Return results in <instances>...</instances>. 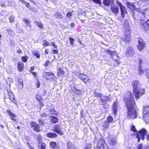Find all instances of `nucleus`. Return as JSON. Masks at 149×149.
I'll return each instance as SVG.
<instances>
[{
	"label": "nucleus",
	"instance_id": "1",
	"mask_svg": "<svg viewBox=\"0 0 149 149\" xmlns=\"http://www.w3.org/2000/svg\"><path fill=\"white\" fill-rule=\"evenodd\" d=\"M124 101L126 104L127 109L134 108L135 103L131 93L128 91L124 95Z\"/></svg>",
	"mask_w": 149,
	"mask_h": 149
},
{
	"label": "nucleus",
	"instance_id": "2",
	"mask_svg": "<svg viewBox=\"0 0 149 149\" xmlns=\"http://www.w3.org/2000/svg\"><path fill=\"white\" fill-rule=\"evenodd\" d=\"M132 86L135 98L138 99L143 94L144 89L141 88V85L137 81H134Z\"/></svg>",
	"mask_w": 149,
	"mask_h": 149
},
{
	"label": "nucleus",
	"instance_id": "3",
	"mask_svg": "<svg viewBox=\"0 0 149 149\" xmlns=\"http://www.w3.org/2000/svg\"><path fill=\"white\" fill-rule=\"evenodd\" d=\"M107 52L110 54L111 57L113 59V60L110 63V65L113 67H116L120 63V62L117 59L115 58H118L119 56L116 54V51H112L111 50L108 49L107 50Z\"/></svg>",
	"mask_w": 149,
	"mask_h": 149
},
{
	"label": "nucleus",
	"instance_id": "4",
	"mask_svg": "<svg viewBox=\"0 0 149 149\" xmlns=\"http://www.w3.org/2000/svg\"><path fill=\"white\" fill-rule=\"evenodd\" d=\"M127 110V117L130 119H134L136 117V112L135 108Z\"/></svg>",
	"mask_w": 149,
	"mask_h": 149
},
{
	"label": "nucleus",
	"instance_id": "5",
	"mask_svg": "<svg viewBox=\"0 0 149 149\" xmlns=\"http://www.w3.org/2000/svg\"><path fill=\"white\" fill-rule=\"evenodd\" d=\"M143 119L145 121H146L149 116V106H148L144 107L143 111Z\"/></svg>",
	"mask_w": 149,
	"mask_h": 149
},
{
	"label": "nucleus",
	"instance_id": "6",
	"mask_svg": "<svg viewBox=\"0 0 149 149\" xmlns=\"http://www.w3.org/2000/svg\"><path fill=\"white\" fill-rule=\"evenodd\" d=\"M146 133V130L143 129L141 130L136 134V137L138 139V142H139L140 139L143 140L144 139V136Z\"/></svg>",
	"mask_w": 149,
	"mask_h": 149
},
{
	"label": "nucleus",
	"instance_id": "7",
	"mask_svg": "<svg viewBox=\"0 0 149 149\" xmlns=\"http://www.w3.org/2000/svg\"><path fill=\"white\" fill-rule=\"evenodd\" d=\"M118 5L120 6V9L121 15L123 18L125 17V16L127 13V12L125 6L120 3L118 2Z\"/></svg>",
	"mask_w": 149,
	"mask_h": 149
},
{
	"label": "nucleus",
	"instance_id": "8",
	"mask_svg": "<svg viewBox=\"0 0 149 149\" xmlns=\"http://www.w3.org/2000/svg\"><path fill=\"white\" fill-rule=\"evenodd\" d=\"M135 54V51L132 47H129L126 49V55L127 57L132 56Z\"/></svg>",
	"mask_w": 149,
	"mask_h": 149
},
{
	"label": "nucleus",
	"instance_id": "9",
	"mask_svg": "<svg viewBox=\"0 0 149 149\" xmlns=\"http://www.w3.org/2000/svg\"><path fill=\"white\" fill-rule=\"evenodd\" d=\"M139 44L137 46L138 50L139 51H142L145 47V44L143 41L141 39L138 40Z\"/></svg>",
	"mask_w": 149,
	"mask_h": 149
},
{
	"label": "nucleus",
	"instance_id": "10",
	"mask_svg": "<svg viewBox=\"0 0 149 149\" xmlns=\"http://www.w3.org/2000/svg\"><path fill=\"white\" fill-rule=\"evenodd\" d=\"M119 106L118 102L116 101L113 103L112 106V110L113 113L116 115Z\"/></svg>",
	"mask_w": 149,
	"mask_h": 149
},
{
	"label": "nucleus",
	"instance_id": "11",
	"mask_svg": "<svg viewBox=\"0 0 149 149\" xmlns=\"http://www.w3.org/2000/svg\"><path fill=\"white\" fill-rule=\"evenodd\" d=\"M52 130L54 132H56L58 134L60 135H62L63 134L59 126L57 125H55L54 126V129Z\"/></svg>",
	"mask_w": 149,
	"mask_h": 149
},
{
	"label": "nucleus",
	"instance_id": "12",
	"mask_svg": "<svg viewBox=\"0 0 149 149\" xmlns=\"http://www.w3.org/2000/svg\"><path fill=\"white\" fill-rule=\"evenodd\" d=\"M31 127L35 131L37 132H39L40 131V128L38 125L36 123L32 121L31 123Z\"/></svg>",
	"mask_w": 149,
	"mask_h": 149
},
{
	"label": "nucleus",
	"instance_id": "13",
	"mask_svg": "<svg viewBox=\"0 0 149 149\" xmlns=\"http://www.w3.org/2000/svg\"><path fill=\"white\" fill-rule=\"evenodd\" d=\"M79 77L84 83L88 82L89 80L87 78V77L86 75L83 74H80L79 76Z\"/></svg>",
	"mask_w": 149,
	"mask_h": 149
},
{
	"label": "nucleus",
	"instance_id": "14",
	"mask_svg": "<svg viewBox=\"0 0 149 149\" xmlns=\"http://www.w3.org/2000/svg\"><path fill=\"white\" fill-rule=\"evenodd\" d=\"M111 9L113 13L115 14H117L118 12V9L117 7L114 6L113 4H112L111 7Z\"/></svg>",
	"mask_w": 149,
	"mask_h": 149
},
{
	"label": "nucleus",
	"instance_id": "15",
	"mask_svg": "<svg viewBox=\"0 0 149 149\" xmlns=\"http://www.w3.org/2000/svg\"><path fill=\"white\" fill-rule=\"evenodd\" d=\"M6 111L8 115L10 116V118L13 120H15V118L16 117V116L9 110H8Z\"/></svg>",
	"mask_w": 149,
	"mask_h": 149
},
{
	"label": "nucleus",
	"instance_id": "16",
	"mask_svg": "<svg viewBox=\"0 0 149 149\" xmlns=\"http://www.w3.org/2000/svg\"><path fill=\"white\" fill-rule=\"evenodd\" d=\"M24 64L23 63L19 62L18 63L17 65V69L20 72L22 71L24 69Z\"/></svg>",
	"mask_w": 149,
	"mask_h": 149
},
{
	"label": "nucleus",
	"instance_id": "17",
	"mask_svg": "<svg viewBox=\"0 0 149 149\" xmlns=\"http://www.w3.org/2000/svg\"><path fill=\"white\" fill-rule=\"evenodd\" d=\"M114 2V0H104L103 4L106 6H108L109 4H112Z\"/></svg>",
	"mask_w": 149,
	"mask_h": 149
},
{
	"label": "nucleus",
	"instance_id": "18",
	"mask_svg": "<svg viewBox=\"0 0 149 149\" xmlns=\"http://www.w3.org/2000/svg\"><path fill=\"white\" fill-rule=\"evenodd\" d=\"M68 149H75L74 144L70 141H68L67 143Z\"/></svg>",
	"mask_w": 149,
	"mask_h": 149
},
{
	"label": "nucleus",
	"instance_id": "19",
	"mask_svg": "<svg viewBox=\"0 0 149 149\" xmlns=\"http://www.w3.org/2000/svg\"><path fill=\"white\" fill-rule=\"evenodd\" d=\"M47 136L48 137L53 138L57 137V135L54 133L50 132L48 133L47 134Z\"/></svg>",
	"mask_w": 149,
	"mask_h": 149
},
{
	"label": "nucleus",
	"instance_id": "20",
	"mask_svg": "<svg viewBox=\"0 0 149 149\" xmlns=\"http://www.w3.org/2000/svg\"><path fill=\"white\" fill-rule=\"evenodd\" d=\"M109 126V123L107 121H105L102 125L103 129L104 130L108 128Z\"/></svg>",
	"mask_w": 149,
	"mask_h": 149
},
{
	"label": "nucleus",
	"instance_id": "21",
	"mask_svg": "<svg viewBox=\"0 0 149 149\" xmlns=\"http://www.w3.org/2000/svg\"><path fill=\"white\" fill-rule=\"evenodd\" d=\"M145 0H136V4L140 6H141L143 3H145Z\"/></svg>",
	"mask_w": 149,
	"mask_h": 149
},
{
	"label": "nucleus",
	"instance_id": "22",
	"mask_svg": "<svg viewBox=\"0 0 149 149\" xmlns=\"http://www.w3.org/2000/svg\"><path fill=\"white\" fill-rule=\"evenodd\" d=\"M123 40L124 41H126V42H129L130 40V35H125L123 38Z\"/></svg>",
	"mask_w": 149,
	"mask_h": 149
},
{
	"label": "nucleus",
	"instance_id": "23",
	"mask_svg": "<svg viewBox=\"0 0 149 149\" xmlns=\"http://www.w3.org/2000/svg\"><path fill=\"white\" fill-rule=\"evenodd\" d=\"M101 100L103 101H108L110 100L109 97L108 96H106L102 95L100 97Z\"/></svg>",
	"mask_w": 149,
	"mask_h": 149
},
{
	"label": "nucleus",
	"instance_id": "24",
	"mask_svg": "<svg viewBox=\"0 0 149 149\" xmlns=\"http://www.w3.org/2000/svg\"><path fill=\"white\" fill-rule=\"evenodd\" d=\"M100 143L101 144V146H97V147L100 149L101 148V147H102L103 149H104V148L105 147L104 144L105 143L104 141L101 139V140H100V142H99V143Z\"/></svg>",
	"mask_w": 149,
	"mask_h": 149
},
{
	"label": "nucleus",
	"instance_id": "25",
	"mask_svg": "<svg viewBox=\"0 0 149 149\" xmlns=\"http://www.w3.org/2000/svg\"><path fill=\"white\" fill-rule=\"evenodd\" d=\"M51 119L50 121L52 123H56L58 122V119L57 118L53 116H51Z\"/></svg>",
	"mask_w": 149,
	"mask_h": 149
},
{
	"label": "nucleus",
	"instance_id": "26",
	"mask_svg": "<svg viewBox=\"0 0 149 149\" xmlns=\"http://www.w3.org/2000/svg\"><path fill=\"white\" fill-rule=\"evenodd\" d=\"M19 86L20 89H22L23 87V81L20 79H19L18 80Z\"/></svg>",
	"mask_w": 149,
	"mask_h": 149
},
{
	"label": "nucleus",
	"instance_id": "27",
	"mask_svg": "<svg viewBox=\"0 0 149 149\" xmlns=\"http://www.w3.org/2000/svg\"><path fill=\"white\" fill-rule=\"evenodd\" d=\"M50 147L53 148H55L57 147L56 143L55 142H51L49 143Z\"/></svg>",
	"mask_w": 149,
	"mask_h": 149
},
{
	"label": "nucleus",
	"instance_id": "28",
	"mask_svg": "<svg viewBox=\"0 0 149 149\" xmlns=\"http://www.w3.org/2000/svg\"><path fill=\"white\" fill-rule=\"evenodd\" d=\"M23 21L30 28L31 27V24L28 19L25 18H24L23 19Z\"/></svg>",
	"mask_w": 149,
	"mask_h": 149
},
{
	"label": "nucleus",
	"instance_id": "29",
	"mask_svg": "<svg viewBox=\"0 0 149 149\" xmlns=\"http://www.w3.org/2000/svg\"><path fill=\"white\" fill-rule=\"evenodd\" d=\"M34 23L37 26L40 28H42L43 27L42 24L41 22H38L37 21H35Z\"/></svg>",
	"mask_w": 149,
	"mask_h": 149
},
{
	"label": "nucleus",
	"instance_id": "30",
	"mask_svg": "<svg viewBox=\"0 0 149 149\" xmlns=\"http://www.w3.org/2000/svg\"><path fill=\"white\" fill-rule=\"evenodd\" d=\"M49 75L48 78V80H53L54 79L55 75L52 73L49 72Z\"/></svg>",
	"mask_w": 149,
	"mask_h": 149
},
{
	"label": "nucleus",
	"instance_id": "31",
	"mask_svg": "<svg viewBox=\"0 0 149 149\" xmlns=\"http://www.w3.org/2000/svg\"><path fill=\"white\" fill-rule=\"evenodd\" d=\"M45 144L44 143H42L41 144H39L38 146L39 149H46Z\"/></svg>",
	"mask_w": 149,
	"mask_h": 149
},
{
	"label": "nucleus",
	"instance_id": "32",
	"mask_svg": "<svg viewBox=\"0 0 149 149\" xmlns=\"http://www.w3.org/2000/svg\"><path fill=\"white\" fill-rule=\"evenodd\" d=\"M113 121V118L111 116H109L107 118V121L108 123H110L112 122Z\"/></svg>",
	"mask_w": 149,
	"mask_h": 149
},
{
	"label": "nucleus",
	"instance_id": "33",
	"mask_svg": "<svg viewBox=\"0 0 149 149\" xmlns=\"http://www.w3.org/2000/svg\"><path fill=\"white\" fill-rule=\"evenodd\" d=\"M145 13L138 14V19H143L145 17Z\"/></svg>",
	"mask_w": 149,
	"mask_h": 149
},
{
	"label": "nucleus",
	"instance_id": "34",
	"mask_svg": "<svg viewBox=\"0 0 149 149\" xmlns=\"http://www.w3.org/2000/svg\"><path fill=\"white\" fill-rule=\"evenodd\" d=\"M9 98L12 101H13V102H15L14 100L15 99L14 98V96L13 95L12 93H9Z\"/></svg>",
	"mask_w": 149,
	"mask_h": 149
},
{
	"label": "nucleus",
	"instance_id": "35",
	"mask_svg": "<svg viewBox=\"0 0 149 149\" xmlns=\"http://www.w3.org/2000/svg\"><path fill=\"white\" fill-rule=\"evenodd\" d=\"M6 30L8 34L10 36L12 35L14 33L13 31L10 29H7Z\"/></svg>",
	"mask_w": 149,
	"mask_h": 149
},
{
	"label": "nucleus",
	"instance_id": "36",
	"mask_svg": "<svg viewBox=\"0 0 149 149\" xmlns=\"http://www.w3.org/2000/svg\"><path fill=\"white\" fill-rule=\"evenodd\" d=\"M49 72H45L43 74V77L47 79H48V77L49 75Z\"/></svg>",
	"mask_w": 149,
	"mask_h": 149
},
{
	"label": "nucleus",
	"instance_id": "37",
	"mask_svg": "<svg viewBox=\"0 0 149 149\" xmlns=\"http://www.w3.org/2000/svg\"><path fill=\"white\" fill-rule=\"evenodd\" d=\"M138 72L139 75H141L143 74V71L142 69L139 66L138 69Z\"/></svg>",
	"mask_w": 149,
	"mask_h": 149
},
{
	"label": "nucleus",
	"instance_id": "38",
	"mask_svg": "<svg viewBox=\"0 0 149 149\" xmlns=\"http://www.w3.org/2000/svg\"><path fill=\"white\" fill-rule=\"evenodd\" d=\"M94 92V95L96 97H101V96H102L101 95V93H97L95 91Z\"/></svg>",
	"mask_w": 149,
	"mask_h": 149
},
{
	"label": "nucleus",
	"instance_id": "39",
	"mask_svg": "<svg viewBox=\"0 0 149 149\" xmlns=\"http://www.w3.org/2000/svg\"><path fill=\"white\" fill-rule=\"evenodd\" d=\"M28 58V57L26 56H22V60L23 62H26L27 61Z\"/></svg>",
	"mask_w": 149,
	"mask_h": 149
},
{
	"label": "nucleus",
	"instance_id": "40",
	"mask_svg": "<svg viewBox=\"0 0 149 149\" xmlns=\"http://www.w3.org/2000/svg\"><path fill=\"white\" fill-rule=\"evenodd\" d=\"M33 54L37 58H39L40 57V55L36 51H33Z\"/></svg>",
	"mask_w": 149,
	"mask_h": 149
},
{
	"label": "nucleus",
	"instance_id": "41",
	"mask_svg": "<svg viewBox=\"0 0 149 149\" xmlns=\"http://www.w3.org/2000/svg\"><path fill=\"white\" fill-rule=\"evenodd\" d=\"M50 112V113L52 114H54L55 115H57L58 113L56 111H55L54 110H49Z\"/></svg>",
	"mask_w": 149,
	"mask_h": 149
},
{
	"label": "nucleus",
	"instance_id": "42",
	"mask_svg": "<svg viewBox=\"0 0 149 149\" xmlns=\"http://www.w3.org/2000/svg\"><path fill=\"white\" fill-rule=\"evenodd\" d=\"M15 17L13 16H11L9 17V20L10 22L11 23L13 22L15 20Z\"/></svg>",
	"mask_w": 149,
	"mask_h": 149
},
{
	"label": "nucleus",
	"instance_id": "43",
	"mask_svg": "<svg viewBox=\"0 0 149 149\" xmlns=\"http://www.w3.org/2000/svg\"><path fill=\"white\" fill-rule=\"evenodd\" d=\"M136 11L139 13V14H141V13H144V11L143 10L141 9L140 8H138L136 9Z\"/></svg>",
	"mask_w": 149,
	"mask_h": 149
},
{
	"label": "nucleus",
	"instance_id": "44",
	"mask_svg": "<svg viewBox=\"0 0 149 149\" xmlns=\"http://www.w3.org/2000/svg\"><path fill=\"white\" fill-rule=\"evenodd\" d=\"M126 4L127 6V7L130 9L131 7H132L133 6V5L130 3L128 2H127L126 3Z\"/></svg>",
	"mask_w": 149,
	"mask_h": 149
},
{
	"label": "nucleus",
	"instance_id": "45",
	"mask_svg": "<svg viewBox=\"0 0 149 149\" xmlns=\"http://www.w3.org/2000/svg\"><path fill=\"white\" fill-rule=\"evenodd\" d=\"M72 15V14L70 12H68L67 13L66 15V16L68 18H71V16Z\"/></svg>",
	"mask_w": 149,
	"mask_h": 149
},
{
	"label": "nucleus",
	"instance_id": "46",
	"mask_svg": "<svg viewBox=\"0 0 149 149\" xmlns=\"http://www.w3.org/2000/svg\"><path fill=\"white\" fill-rule=\"evenodd\" d=\"M82 15H79L78 17V18L81 20V22L82 23H84V21L85 20V19H82Z\"/></svg>",
	"mask_w": 149,
	"mask_h": 149
},
{
	"label": "nucleus",
	"instance_id": "47",
	"mask_svg": "<svg viewBox=\"0 0 149 149\" xmlns=\"http://www.w3.org/2000/svg\"><path fill=\"white\" fill-rule=\"evenodd\" d=\"M12 81H13L12 79L11 78H9L7 80V83L9 85H10V83L12 82Z\"/></svg>",
	"mask_w": 149,
	"mask_h": 149
},
{
	"label": "nucleus",
	"instance_id": "48",
	"mask_svg": "<svg viewBox=\"0 0 149 149\" xmlns=\"http://www.w3.org/2000/svg\"><path fill=\"white\" fill-rule=\"evenodd\" d=\"M139 22L142 25H143L144 24H145V22L142 19H139Z\"/></svg>",
	"mask_w": 149,
	"mask_h": 149
},
{
	"label": "nucleus",
	"instance_id": "49",
	"mask_svg": "<svg viewBox=\"0 0 149 149\" xmlns=\"http://www.w3.org/2000/svg\"><path fill=\"white\" fill-rule=\"evenodd\" d=\"M58 72L60 74H62L64 73V71L61 69L59 68L58 70Z\"/></svg>",
	"mask_w": 149,
	"mask_h": 149
},
{
	"label": "nucleus",
	"instance_id": "50",
	"mask_svg": "<svg viewBox=\"0 0 149 149\" xmlns=\"http://www.w3.org/2000/svg\"><path fill=\"white\" fill-rule=\"evenodd\" d=\"M70 40V42L71 45H73L74 44V40L72 38H69Z\"/></svg>",
	"mask_w": 149,
	"mask_h": 149
},
{
	"label": "nucleus",
	"instance_id": "51",
	"mask_svg": "<svg viewBox=\"0 0 149 149\" xmlns=\"http://www.w3.org/2000/svg\"><path fill=\"white\" fill-rule=\"evenodd\" d=\"M131 130L134 132H136V130L135 129V127L134 125H132L131 128Z\"/></svg>",
	"mask_w": 149,
	"mask_h": 149
},
{
	"label": "nucleus",
	"instance_id": "52",
	"mask_svg": "<svg viewBox=\"0 0 149 149\" xmlns=\"http://www.w3.org/2000/svg\"><path fill=\"white\" fill-rule=\"evenodd\" d=\"M56 14L59 18L62 19L63 16L61 15V14L60 13L57 12L56 13Z\"/></svg>",
	"mask_w": 149,
	"mask_h": 149
},
{
	"label": "nucleus",
	"instance_id": "53",
	"mask_svg": "<svg viewBox=\"0 0 149 149\" xmlns=\"http://www.w3.org/2000/svg\"><path fill=\"white\" fill-rule=\"evenodd\" d=\"M38 122H39V124L40 125H44V124L43 121L42 120H41L40 119H39L38 120Z\"/></svg>",
	"mask_w": 149,
	"mask_h": 149
},
{
	"label": "nucleus",
	"instance_id": "54",
	"mask_svg": "<svg viewBox=\"0 0 149 149\" xmlns=\"http://www.w3.org/2000/svg\"><path fill=\"white\" fill-rule=\"evenodd\" d=\"M51 44L55 48L57 49V46L56 45H55L54 42H51Z\"/></svg>",
	"mask_w": 149,
	"mask_h": 149
},
{
	"label": "nucleus",
	"instance_id": "55",
	"mask_svg": "<svg viewBox=\"0 0 149 149\" xmlns=\"http://www.w3.org/2000/svg\"><path fill=\"white\" fill-rule=\"evenodd\" d=\"M126 26H126L127 27L129 26L128 23H127V22H125L123 24V27L124 29L126 28L125 27Z\"/></svg>",
	"mask_w": 149,
	"mask_h": 149
},
{
	"label": "nucleus",
	"instance_id": "56",
	"mask_svg": "<svg viewBox=\"0 0 149 149\" xmlns=\"http://www.w3.org/2000/svg\"><path fill=\"white\" fill-rule=\"evenodd\" d=\"M94 2L98 4H101L100 0H92Z\"/></svg>",
	"mask_w": 149,
	"mask_h": 149
},
{
	"label": "nucleus",
	"instance_id": "57",
	"mask_svg": "<svg viewBox=\"0 0 149 149\" xmlns=\"http://www.w3.org/2000/svg\"><path fill=\"white\" fill-rule=\"evenodd\" d=\"M111 144H112L113 145H114L115 144V143H116V141L115 139H111Z\"/></svg>",
	"mask_w": 149,
	"mask_h": 149
},
{
	"label": "nucleus",
	"instance_id": "58",
	"mask_svg": "<svg viewBox=\"0 0 149 149\" xmlns=\"http://www.w3.org/2000/svg\"><path fill=\"white\" fill-rule=\"evenodd\" d=\"M91 148V145L89 144L87 145L84 149H90Z\"/></svg>",
	"mask_w": 149,
	"mask_h": 149
},
{
	"label": "nucleus",
	"instance_id": "59",
	"mask_svg": "<svg viewBox=\"0 0 149 149\" xmlns=\"http://www.w3.org/2000/svg\"><path fill=\"white\" fill-rule=\"evenodd\" d=\"M41 116L42 118H43L46 116V114L45 113H43L41 114Z\"/></svg>",
	"mask_w": 149,
	"mask_h": 149
},
{
	"label": "nucleus",
	"instance_id": "60",
	"mask_svg": "<svg viewBox=\"0 0 149 149\" xmlns=\"http://www.w3.org/2000/svg\"><path fill=\"white\" fill-rule=\"evenodd\" d=\"M36 98L38 101H40L41 100V98L39 95H38L36 97Z\"/></svg>",
	"mask_w": 149,
	"mask_h": 149
},
{
	"label": "nucleus",
	"instance_id": "61",
	"mask_svg": "<svg viewBox=\"0 0 149 149\" xmlns=\"http://www.w3.org/2000/svg\"><path fill=\"white\" fill-rule=\"evenodd\" d=\"M143 145L142 144H141L139 146L138 149H143Z\"/></svg>",
	"mask_w": 149,
	"mask_h": 149
},
{
	"label": "nucleus",
	"instance_id": "62",
	"mask_svg": "<svg viewBox=\"0 0 149 149\" xmlns=\"http://www.w3.org/2000/svg\"><path fill=\"white\" fill-rule=\"evenodd\" d=\"M40 82L38 81V82L37 83V84H36V87L37 88H39L40 87Z\"/></svg>",
	"mask_w": 149,
	"mask_h": 149
},
{
	"label": "nucleus",
	"instance_id": "63",
	"mask_svg": "<svg viewBox=\"0 0 149 149\" xmlns=\"http://www.w3.org/2000/svg\"><path fill=\"white\" fill-rule=\"evenodd\" d=\"M25 4L26 5V6L28 8H29V7L30 6V4L29 3H27L26 2V4Z\"/></svg>",
	"mask_w": 149,
	"mask_h": 149
},
{
	"label": "nucleus",
	"instance_id": "64",
	"mask_svg": "<svg viewBox=\"0 0 149 149\" xmlns=\"http://www.w3.org/2000/svg\"><path fill=\"white\" fill-rule=\"evenodd\" d=\"M49 61H47L45 64V66H47L48 65H49Z\"/></svg>",
	"mask_w": 149,
	"mask_h": 149
}]
</instances>
